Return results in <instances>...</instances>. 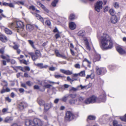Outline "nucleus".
I'll return each instance as SVG.
<instances>
[{"label":"nucleus","instance_id":"nucleus-1","mask_svg":"<svg viewBox=\"0 0 126 126\" xmlns=\"http://www.w3.org/2000/svg\"><path fill=\"white\" fill-rule=\"evenodd\" d=\"M100 42L102 48L104 49H108L111 48L113 44L111 40L110 36L106 33H103L100 38Z\"/></svg>","mask_w":126,"mask_h":126},{"label":"nucleus","instance_id":"nucleus-2","mask_svg":"<svg viewBox=\"0 0 126 126\" xmlns=\"http://www.w3.org/2000/svg\"><path fill=\"white\" fill-rule=\"evenodd\" d=\"M105 97L106 96L105 94L104 95L103 97L102 98L100 97L99 98H97L95 96H93L90 97V98L92 103H100L102 102H105L104 99Z\"/></svg>","mask_w":126,"mask_h":126},{"label":"nucleus","instance_id":"nucleus-3","mask_svg":"<svg viewBox=\"0 0 126 126\" xmlns=\"http://www.w3.org/2000/svg\"><path fill=\"white\" fill-rule=\"evenodd\" d=\"M95 69L97 74L99 75H103L106 72V69L104 68H99L98 66L96 67Z\"/></svg>","mask_w":126,"mask_h":126},{"label":"nucleus","instance_id":"nucleus-4","mask_svg":"<svg viewBox=\"0 0 126 126\" xmlns=\"http://www.w3.org/2000/svg\"><path fill=\"white\" fill-rule=\"evenodd\" d=\"M74 118V116L70 111H67L66 113L65 119L67 121L70 120Z\"/></svg>","mask_w":126,"mask_h":126},{"label":"nucleus","instance_id":"nucleus-5","mask_svg":"<svg viewBox=\"0 0 126 126\" xmlns=\"http://www.w3.org/2000/svg\"><path fill=\"white\" fill-rule=\"evenodd\" d=\"M103 2L101 1H99L96 3L95 6V10L99 12L100 11V9L102 8V5Z\"/></svg>","mask_w":126,"mask_h":126},{"label":"nucleus","instance_id":"nucleus-6","mask_svg":"<svg viewBox=\"0 0 126 126\" xmlns=\"http://www.w3.org/2000/svg\"><path fill=\"white\" fill-rule=\"evenodd\" d=\"M25 126H36L34 119L26 120L25 123Z\"/></svg>","mask_w":126,"mask_h":126},{"label":"nucleus","instance_id":"nucleus-7","mask_svg":"<svg viewBox=\"0 0 126 126\" xmlns=\"http://www.w3.org/2000/svg\"><path fill=\"white\" fill-rule=\"evenodd\" d=\"M34 120L35 124V126H42L43 124V122L40 119L38 118H35Z\"/></svg>","mask_w":126,"mask_h":126},{"label":"nucleus","instance_id":"nucleus-8","mask_svg":"<svg viewBox=\"0 0 126 126\" xmlns=\"http://www.w3.org/2000/svg\"><path fill=\"white\" fill-rule=\"evenodd\" d=\"M37 5L41 7L46 12L48 13L49 12L47 8L43 4H42L40 2H37Z\"/></svg>","mask_w":126,"mask_h":126},{"label":"nucleus","instance_id":"nucleus-9","mask_svg":"<svg viewBox=\"0 0 126 126\" xmlns=\"http://www.w3.org/2000/svg\"><path fill=\"white\" fill-rule=\"evenodd\" d=\"M27 104L26 103L22 102L20 103L18 106V107L21 110H23L24 108L27 106Z\"/></svg>","mask_w":126,"mask_h":126},{"label":"nucleus","instance_id":"nucleus-10","mask_svg":"<svg viewBox=\"0 0 126 126\" xmlns=\"http://www.w3.org/2000/svg\"><path fill=\"white\" fill-rule=\"evenodd\" d=\"M0 40L3 42H5L7 40V37L0 32Z\"/></svg>","mask_w":126,"mask_h":126},{"label":"nucleus","instance_id":"nucleus-11","mask_svg":"<svg viewBox=\"0 0 126 126\" xmlns=\"http://www.w3.org/2000/svg\"><path fill=\"white\" fill-rule=\"evenodd\" d=\"M24 25L22 22L21 21H18L16 22V27L18 28H21L23 27Z\"/></svg>","mask_w":126,"mask_h":126},{"label":"nucleus","instance_id":"nucleus-12","mask_svg":"<svg viewBox=\"0 0 126 126\" xmlns=\"http://www.w3.org/2000/svg\"><path fill=\"white\" fill-rule=\"evenodd\" d=\"M78 100L77 99H71L69 100V103L71 105H74L75 104H79V103H77Z\"/></svg>","mask_w":126,"mask_h":126},{"label":"nucleus","instance_id":"nucleus-13","mask_svg":"<svg viewBox=\"0 0 126 126\" xmlns=\"http://www.w3.org/2000/svg\"><path fill=\"white\" fill-rule=\"evenodd\" d=\"M35 65L41 68H46L48 66L47 65H44L43 63H38L37 64L34 63Z\"/></svg>","mask_w":126,"mask_h":126},{"label":"nucleus","instance_id":"nucleus-14","mask_svg":"<svg viewBox=\"0 0 126 126\" xmlns=\"http://www.w3.org/2000/svg\"><path fill=\"white\" fill-rule=\"evenodd\" d=\"M116 49L117 51L121 54H124L126 53L125 50H123L122 47L120 46L117 47Z\"/></svg>","mask_w":126,"mask_h":126},{"label":"nucleus","instance_id":"nucleus-15","mask_svg":"<svg viewBox=\"0 0 126 126\" xmlns=\"http://www.w3.org/2000/svg\"><path fill=\"white\" fill-rule=\"evenodd\" d=\"M101 58L100 56L97 53H95L93 59L94 62L99 61Z\"/></svg>","mask_w":126,"mask_h":126},{"label":"nucleus","instance_id":"nucleus-16","mask_svg":"<svg viewBox=\"0 0 126 126\" xmlns=\"http://www.w3.org/2000/svg\"><path fill=\"white\" fill-rule=\"evenodd\" d=\"M29 54L31 55L32 59L33 61H34L37 59L39 57L32 52L29 53Z\"/></svg>","mask_w":126,"mask_h":126},{"label":"nucleus","instance_id":"nucleus-17","mask_svg":"<svg viewBox=\"0 0 126 126\" xmlns=\"http://www.w3.org/2000/svg\"><path fill=\"white\" fill-rule=\"evenodd\" d=\"M26 28L28 31H31L33 29L34 27L32 25L28 24L26 25Z\"/></svg>","mask_w":126,"mask_h":126},{"label":"nucleus","instance_id":"nucleus-18","mask_svg":"<svg viewBox=\"0 0 126 126\" xmlns=\"http://www.w3.org/2000/svg\"><path fill=\"white\" fill-rule=\"evenodd\" d=\"M34 15L37 19L41 21L43 24H44V21L43 18L39 15L36 13L34 14Z\"/></svg>","mask_w":126,"mask_h":126},{"label":"nucleus","instance_id":"nucleus-19","mask_svg":"<svg viewBox=\"0 0 126 126\" xmlns=\"http://www.w3.org/2000/svg\"><path fill=\"white\" fill-rule=\"evenodd\" d=\"M83 40L85 44H89V42H91L90 38L89 37H84Z\"/></svg>","mask_w":126,"mask_h":126},{"label":"nucleus","instance_id":"nucleus-20","mask_svg":"<svg viewBox=\"0 0 126 126\" xmlns=\"http://www.w3.org/2000/svg\"><path fill=\"white\" fill-rule=\"evenodd\" d=\"M69 27L71 29L73 30L76 28V25L74 23L71 22L69 23Z\"/></svg>","mask_w":126,"mask_h":126},{"label":"nucleus","instance_id":"nucleus-21","mask_svg":"<svg viewBox=\"0 0 126 126\" xmlns=\"http://www.w3.org/2000/svg\"><path fill=\"white\" fill-rule=\"evenodd\" d=\"M52 105V103L47 104L44 105V109L45 110H47L49 109Z\"/></svg>","mask_w":126,"mask_h":126},{"label":"nucleus","instance_id":"nucleus-22","mask_svg":"<svg viewBox=\"0 0 126 126\" xmlns=\"http://www.w3.org/2000/svg\"><path fill=\"white\" fill-rule=\"evenodd\" d=\"M111 20V22L113 23H115L117 21V18L116 16H112Z\"/></svg>","mask_w":126,"mask_h":126},{"label":"nucleus","instance_id":"nucleus-23","mask_svg":"<svg viewBox=\"0 0 126 126\" xmlns=\"http://www.w3.org/2000/svg\"><path fill=\"white\" fill-rule=\"evenodd\" d=\"M13 120L12 117H6L4 122L8 123L11 122Z\"/></svg>","mask_w":126,"mask_h":126},{"label":"nucleus","instance_id":"nucleus-24","mask_svg":"<svg viewBox=\"0 0 126 126\" xmlns=\"http://www.w3.org/2000/svg\"><path fill=\"white\" fill-rule=\"evenodd\" d=\"M69 97L68 94H67L62 97L61 98V100L63 102H66Z\"/></svg>","mask_w":126,"mask_h":126},{"label":"nucleus","instance_id":"nucleus-25","mask_svg":"<svg viewBox=\"0 0 126 126\" xmlns=\"http://www.w3.org/2000/svg\"><path fill=\"white\" fill-rule=\"evenodd\" d=\"M78 34L79 36L84 37L85 35V31L83 30L80 31L78 32Z\"/></svg>","mask_w":126,"mask_h":126},{"label":"nucleus","instance_id":"nucleus-26","mask_svg":"<svg viewBox=\"0 0 126 126\" xmlns=\"http://www.w3.org/2000/svg\"><path fill=\"white\" fill-rule=\"evenodd\" d=\"M29 9H32L33 11H35L37 13H39L40 12L39 10H37L35 8V7L33 5H32L30 6Z\"/></svg>","mask_w":126,"mask_h":126},{"label":"nucleus","instance_id":"nucleus-27","mask_svg":"<svg viewBox=\"0 0 126 126\" xmlns=\"http://www.w3.org/2000/svg\"><path fill=\"white\" fill-rule=\"evenodd\" d=\"M94 73H91L90 75H87L86 78L87 79L90 78L92 79H93L94 78Z\"/></svg>","mask_w":126,"mask_h":126},{"label":"nucleus","instance_id":"nucleus-28","mask_svg":"<svg viewBox=\"0 0 126 126\" xmlns=\"http://www.w3.org/2000/svg\"><path fill=\"white\" fill-rule=\"evenodd\" d=\"M112 123L113 126H122L121 124H118L117 121L116 120H113Z\"/></svg>","mask_w":126,"mask_h":126},{"label":"nucleus","instance_id":"nucleus-29","mask_svg":"<svg viewBox=\"0 0 126 126\" xmlns=\"http://www.w3.org/2000/svg\"><path fill=\"white\" fill-rule=\"evenodd\" d=\"M28 42L33 48L34 49H36V48L35 47L34 45V42L32 41L29 40H28Z\"/></svg>","mask_w":126,"mask_h":126},{"label":"nucleus","instance_id":"nucleus-30","mask_svg":"<svg viewBox=\"0 0 126 126\" xmlns=\"http://www.w3.org/2000/svg\"><path fill=\"white\" fill-rule=\"evenodd\" d=\"M58 0H54L52 3L51 5L52 6L55 7L56 6V4L58 2Z\"/></svg>","mask_w":126,"mask_h":126},{"label":"nucleus","instance_id":"nucleus-31","mask_svg":"<svg viewBox=\"0 0 126 126\" xmlns=\"http://www.w3.org/2000/svg\"><path fill=\"white\" fill-rule=\"evenodd\" d=\"M84 98L83 97L81 96H79L78 98V101L79 104V103L82 102L83 101Z\"/></svg>","mask_w":126,"mask_h":126},{"label":"nucleus","instance_id":"nucleus-32","mask_svg":"<svg viewBox=\"0 0 126 126\" xmlns=\"http://www.w3.org/2000/svg\"><path fill=\"white\" fill-rule=\"evenodd\" d=\"M110 14L112 16H115L114 15L115 14V11L114 10L112 9H111L109 11Z\"/></svg>","mask_w":126,"mask_h":126},{"label":"nucleus","instance_id":"nucleus-33","mask_svg":"<svg viewBox=\"0 0 126 126\" xmlns=\"http://www.w3.org/2000/svg\"><path fill=\"white\" fill-rule=\"evenodd\" d=\"M35 54L37 55V56L39 57L40 56H41V54L40 53V51L37 49H36L35 50Z\"/></svg>","mask_w":126,"mask_h":126},{"label":"nucleus","instance_id":"nucleus-34","mask_svg":"<svg viewBox=\"0 0 126 126\" xmlns=\"http://www.w3.org/2000/svg\"><path fill=\"white\" fill-rule=\"evenodd\" d=\"M5 33L7 34H11L12 33V32L9 29L7 28L5 29Z\"/></svg>","mask_w":126,"mask_h":126},{"label":"nucleus","instance_id":"nucleus-35","mask_svg":"<svg viewBox=\"0 0 126 126\" xmlns=\"http://www.w3.org/2000/svg\"><path fill=\"white\" fill-rule=\"evenodd\" d=\"M85 103L87 104L92 103L90 97L87 99L85 101Z\"/></svg>","mask_w":126,"mask_h":126},{"label":"nucleus","instance_id":"nucleus-36","mask_svg":"<svg viewBox=\"0 0 126 126\" xmlns=\"http://www.w3.org/2000/svg\"><path fill=\"white\" fill-rule=\"evenodd\" d=\"M38 103L40 106H43L45 104V102L43 100L40 99L38 101Z\"/></svg>","mask_w":126,"mask_h":126},{"label":"nucleus","instance_id":"nucleus-37","mask_svg":"<svg viewBox=\"0 0 126 126\" xmlns=\"http://www.w3.org/2000/svg\"><path fill=\"white\" fill-rule=\"evenodd\" d=\"M68 95L69 97L70 96V97L73 99L75 98L77 96V95L76 94H68Z\"/></svg>","mask_w":126,"mask_h":126},{"label":"nucleus","instance_id":"nucleus-38","mask_svg":"<svg viewBox=\"0 0 126 126\" xmlns=\"http://www.w3.org/2000/svg\"><path fill=\"white\" fill-rule=\"evenodd\" d=\"M96 118L95 116L93 115H90L88 117V118L90 120H93L95 119Z\"/></svg>","mask_w":126,"mask_h":126},{"label":"nucleus","instance_id":"nucleus-39","mask_svg":"<svg viewBox=\"0 0 126 126\" xmlns=\"http://www.w3.org/2000/svg\"><path fill=\"white\" fill-rule=\"evenodd\" d=\"M79 74V75L81 77L85 76V72L84 71H81Z\"/></svg>","mask_w":126,"mask_h":126},{"label":"nucleus","instance_id":"nucleus-40","mask_svg":"<svg viewBox=\"0 0 126 126\" xmlns=\"http://www.w3.org/2000/svg\"><path fill=\"white\" fill-rule=\"evenodd\" d=\"M83 62H86L89 64H91V62L89 60L87 59L86 58H84L82 61Z\"/></svg>","mask_w":126,"mask_h":126},{"label":"nucleus","instance_id":"nucleus-41","mask_svg":"<svg viewBox=\"0 0 126 126\" xmlns=\"http://www.w3.org/2000/svg\"><path fill=\"white\" fill-rule=\"evenodd\" d=\"M65 73V74L68 75H70L72 74V72L69 70H66Z\"/></svg>","mask_w":126,"mask_h":126},{"label":"nucleus","instance_id":"nucleus-42","mask_svg":"<svg viewBox=\"0 0 126 126\" xmlns=\"http://www.w3.org/2000/svg\"><path fill=\"white\" fill-rule=\"evenodd\" d=\"M54 76L55 78L56 79H58L60 78H62L63 77V76H61L60 75L55 74L54 75Z\"/></svg>","mask_w":126,"mask_h":126},{"label":"nucleus","instance_id":"nucleus-43","mask_svg":"<svg viewBox=\"0 0 126 126\" xmlns=\"http://www.w3.org/2000/svg\"><path fill=\"white\" fill-rule=\"evenodd\" d=\"M80 87L79 86H78L77 88H75L73 87H72L71 89H70L71 91H76L78 90V88Z\"/></svg>","mask_w":126,"mask_h":126},{"label":"nucleus","instance_id":"nucleus-44","mask_svg":"<svg viewBox=\"0 0 126 126\" xmlns=\"http://www.w3.org/2000/svg\"><path fill=\"white\" fill-rule=\"evenodd\" d=\"M55 52L56 56L59 57L61 54L59 53L58 50H55Z\"/></svg>","mask_w":126,"mask_h":126},{"label":"nucleus","instance_id":"nucleus-45","mask_svg":"<svg viewBox=\"0 0 126 126\" xmlns=\"http://www.w3.org/2000/svg\"><path fill=\"white\" fill-rule=\"evenodd\" d=\"M75 15L73 14L71 15L69 17V19L71 20H72L75 19Z\"/></svg>","mask_w":126,"mask_h":126},{"label":"nucleus","instance_id":"nucleus-46","mask_svg":"<svg viewBox=\"0 0 126 126\" xmlns=\"http://www.w3.org/2000/svg\"><path fill=\"white\" fill-rule=\"evenodd\" d=\"M19 46L18 45L15 44V45L13 47L14 49L15 50H17L18 49Z\"/></svg>","mask_w":126,"mask_h":126},{"label":"nucleus","instance_id":"nucleus-47","mask_svg":"<svg viewBox=\"0 0 126 126\" xmlns=\"http://www.w3.org/2000/svg\"><path fill=\"white\" fill-rule=\"evenodd\" d=\"M20 62L21 63H22L25 64H27V61L24 60H20Z\"/></svg>","mask_w":126,"mask_h":126},{"label":"nucleus","instance_id":"nucleus-48","mask_svg":"<svg viewBox=\"0 0 126 126\" xmlns=\"http://www.w3.org/2000/svg\"><path fill=\"white\" fill-rule=\"evenodd\" d=\"M46 24L48 26L50 27L51 26V23L49 20H47L46 22Z\"/></svg>","mask_w":126,"mask_h":126},{"label":"nucleus","instance_id":"nucleus-49","mask_svg":"<svg viewBox=\"0 0 126 126\" xmlns=\"http://www.w3.org/2000/svg\"><path fill=\"white\" fill-rule=\"evenodd\" d=\"M74 66L76 68L80 69V66L79 64L77 63Z\"/></svg>","mask_w":126,"mask_h":126},{"label":"nucleus","instance_id":"nucleus-50","mask_svg":"<svg viewBox=\"0 0 126 126\" xmlns=\"http://www.w3.org/2000/svg\"><path fill=\"white\" fill-rule=\"evenodd\" d=\"M15 25L13 23L10 24L9 25V27L13 29Z\"/></svg>","mask_w":126,"mask_h":126},{"label":"nucleus","instance_id":"nucleus-51","mask_svg":"<svg viewBox=\"0 0 126 126\" xmlns=\"http://www.w3.org/2000/svg\"><path fill=\"white\" fill-rule=\"evenodd\" d=\"M114 6L115 8H117L119 7V4L118 3L115 2L114 3Z\"/></svg>","mask_w":126,"mask_h":126},{"label":"nucleus","instance_id":"nucleus-52","mask_svg":"<svg viewBox=\"0 0 126 126\" xmlns=\"http://www.w3.org/2000/svg\"><path fill=\"white\" fill-rule=\"evenodd\" d=\"M26 84L29 86H31L32 84V83L30 81H28L26 82Z\"/></svg>","mask_w":126,"mask_h":126},{"label":"nucleus","instance_id":"nucleus-53","mask_svg":"<svg viewBox=\"0 0 126 126\" xmlns=\"http://www.w3.org/2000/svg\"><path fill=\"white\" fill-rule=\"evenodd\" d=\"M121 119L122 120L126 122V114L125 115L124 117L121 118Z\"/></svg>","mask_w":126,"mask_h":126},{"label":"nucleus","instance_id":"nucleus-54","mask_svg":"<svg viewBox=\"0 0 126 126\" xmlns=\"http://www.w3.org/2000/svg\"><path fill=\"white\" fill-rule=\"evenodd\" d=\"M59 57H60L64 59H66L67 58L63 54H61L60 55Z\"/></svg>","mask_w":126,"mask_h":126},{"label":"nucleus","instance_id":"nucleus-55","mask_svg":"<svg viewBox=\"0 0 126 126\" xmlns=\"http://www.w3.org/2000/svg\"><path fill=\"white\" fill-rule=\"evenodd\" d=\"M56 69V68H55L53 67H50L49 68V70L51 71H54Z\"/></svg>","mask_w":126,"mask_h":126},{"label":"nucleus","instance_id":"nucleus-56","mask_svg":"<svg viewBox=\"0 0 126 126\" xmlns=\"http://www.w3.org/2000/svg\"><path fill=\"white\" fill-rule=\"evenodd\" d=\"M5 99L9 102H10L11 101V99L9 97H6L5 98Z\"/></svg>","mask_w":126,"mask_h":126},{"label":"nucleus","instance_id":"nucleus-57","mask_svg":"<svg viewBox=\"0 0 126 126\" xmlns=\"http://www.w3.org/2000/svg\"><path fill=\"white\" fill-rule=\"evenodd\" d=\"M60 71L62 73L65 74V73H66L65 72L66 70L63 69H60Z\"/></svg>","mask_w":126,"mask_h":126},{"label":"nucleus","instance_id":"nucleus-58","mask_svg":"<svg viewBox=\"0 0 126 126\" xmlns=\"http://www.w3.org/2000/svg\"><path fill=\"white\" fill-rule=\"evenodd\" d=\"M79 86H80V87H81V89H83L84 88L87 89L86 85L83 86L82 85H80Z\"/></svg>","mask_w":126,"mask_h":126},{"label":"nucleus","instance_id":"nucleus-59","mask_svg":"<svg viewBox=\"0 0 126 126\" xmlns=\"http://www.w3.org/2000/svg\"><path fill=\"white\" fill-rule=\"evenodd\" d=\"M16 68L17 69H19L20 70L22 71H23V69L22 67L21 66H16Z\"/></svg>","mask_w":126,"mask_h":126},{"label":"nucleus","instance_id":"nucleus-60","mask_svg":"<svg viewBox=\"0 0 126 126\" xmlns=\"http://www.w3.org/2000/svg\"><path fill=\"white\" fill-rule=\"evenodd\" d=\"M8 6L14 8V5L12 3H9Z\"/></svg>","mask_w":126,"mask_h":126},{"label":"nucleus","instance_id":"nucleus-61","mask_svg":"<svg viewBox=\"0 0 126 126\" xmlns=\"http://www.w3.org/2000/svg\"><path fill=\"white\" fill-rule=\"evenodd\" d=\"M92 85V83H89L88 84L86 85L87 86V89L89 88Z\"/></svg>","mask_w":126,"mask_h":126},{"label":"nucleus","instance_id":"nucleus-62","mask_svg":"<svg viewBox=\"0 0 126 126\" xmlns=\"http://www.w3.org/2000/svg\"><path fill=\"white\" fill-rule=\"evenodd\" d=\"M2 81L3 82L4 84H5L4 85V86H7L8 83L7 81H6L5 80H3Z\"/></svg>","mask_w":126,"mask_h":126},{"label":"nucleus","instance_id":"nucleus-63","mask_svg":"<svg viewBox=\"0 0 126 126\" xmlns=\"http://www.w3.org/2000/svg\"><path fill=\"white\" fill-rule=\"evenodd\" d=\"M86 46V48L87 49L89 50H90L91 49L90 47L89 46V44H85Z\"/></svg>","mask_w":126,"mask_h":126},{"label":"nucleus","instance_id":"nucleus-64","mask_svg":"<svg viewBox=\"0 0 126 126\" xmlns=\"http://www.w3.org/2000/svg\"><path fill=\"white\" fill-rule=\"evenodd\" d=\"M51 86V85L50 84H47V85H45L44 86V87L46 88H49Z\"/></svg>","mask_w":126,"mask_h":126}]
</instances>
